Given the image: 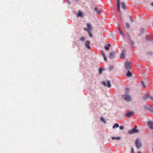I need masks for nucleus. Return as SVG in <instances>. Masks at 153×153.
<instances>
[{
  "label": "nucleus",
  "instance_id": "8",
  "mask_svg": "<svg viewBox=\"0 0 153 153\" xmlns=\"http://www.w3.org/2000/svg\"><path fill=\"white\" fill-rule=\"evenodd\" d=\"M134 114V112L132 111L128 112L125 114V117H131Z\"/></svg>",
  "mask_w": 153,
  "mask_h": 153
},
{
  "label": "nucleus",
  "instance_id": "12",
  "mask_svg": "<svg viewBox=\"0 0 153 153\" xmlns=\"http://www.w3.org/2000/svg\"><path fill=\"white\" fill-rule=\"evenodd\" d=\"M83 15V13L80 11H79L76 14L77 17H82Z\"/></svg>",
  "mask_w": 153,
  "mask_h": 153
},
{
  "label": "nucleus",
  "instance_id": "23",
  "mask_svg": "<svg viewBox=\"0 0 153 153\" xmlns=\"http://www.w3.org/2000/svg\"><path fill=\"white\" fill-rule=\"evenodd\" d=\"M121 4L122 5V8L124 9V10H125L126 9V5L124 4V3H121Z\"/></svg>",
  "mask_w": 153,
  "mask_h": 153
},
{
  "label": "nucleus",
  "instance_id": "13",
  "mask_svg": "<svg viewBox=\"0 0 153 153\" xmlns=\"http://www.w3.org/2000/svg\"><path fill=\"white\" fill-rule=\"evenodd\" d=\"M84 30L85 31H86L87 32L88 34L89 35L90 37H92V34L91 33L90 31H89V30L87 28L84 27Z\"/></svg>",
  "mask_w": 153,
  "mask_h": 153
},
{
  "label": "nucleus",
  "instance_id": "20",
  "mask_svg": "<svg viewBox=\"0 0 153 153\" xmlns=\"http://www.w3.org/2000/svg\"><path fill=\"white\" fill-rule=\"evenodd\" d=\"M111 46L110 44H108L107 45L105 46V49L106 50H108L109 49V47Z\"/></svg>",
  "mask_w": 153,
  "mask_h": 153
},
{
  "label": "nucleus",
  "instance_id": "11",
  "mask_svg": "<svg viewBox=\"0 0 153 153\" xmlns=\"http://www.w3.org/2000/svg\"><path fill=\"white\" fill-rule=\"evenodd\" d=\"M118 31L119 32V34L122 36L123 37H125V35L123 33V32L121 30V29L120 28V26L119 25H118Z\"/></svg>",
  "mask_w": 153,
  "mask_h": 153
},
{
  "label": "nucleus",
  "instance_id": "30",
  "mask_svg": "<svg viewBox=\"0 0 153 153\" xmlns=\"http://www.w3.org/2000/svg\"><path fill=\"white\" fill-rule=\"evenodd\" d=\"M129 89L128 88H126L125 89V91L126 92H128V91Z\"/></svg>",
  "mask_w": 153,
  "mask_h": 153
},
{
  "label": "nucleus",
  "instance_id": "16",
  "mask_svg": "<svg viewBox=\"0 0 153 153\" xmlns=\"http://www.w3.org/2000/svg\"><path fill=\"white\" fill-rule=\"evenodd\" d=\"M101 51L102 55L104 58V61H106L107 60V59H106V57L105 56V55L104 52L102 51Z\"/></svg>",
  "mask_w": 153,
  "mask_h": 153
},
{
  "label": "nucleus",
  "instance_id": "22",
  "mask_svg": "<svg viewBox=\"0 0 153 153\" xmlns=\"http://www.w3.org/2000/svg\"><path fill=\"white\" fill-rule=\"evenodd\" d=\"M119 126V124L118 123H116L114 124L112 127V128L114 129L115 128H118Z\"/></svg>",
  "mask_w": 153,
  "mask_h": 153
},
{
  "label": "nucleus",
  "instance_id": "29",
  "mask_svg": "<svg viewBox=\"0 0 153 153\" xmlns=\"http://www.w3.org/2000/svg\"><path fill=\"white\" fill-rule=\"evenodd\" d=\"M131 46H133L134 45V42L133 41H131Z\"/></svg>",
  "mask_w": 153,
  "mask_h": 153
},
{
  "label": "nucleus",
  "instance_id": "21",
  "mask_svg": "<svg viewBox=\"0 0 153 153\" xmlns=\"http://www.w3.org/2000/svg\"><path fill=\"white\" fill-rule=\"evenodd\" d=\"M100 120L104 123H106V121L103 117H101L100 118Z\"/></svg>",
  "mask_w": 153,
  "mask_h": 153
},
{
  "label": "nucleus",
  "instance_id": "36",
  "mask_svg": "<svg viewBox=\"0 0 153 153\" xmlns=\"http://www.w3.org/2000/svg\"><path fill=\"white\" fill-rule=\"evenodd\" d=\"M151 5L153 7V3H151Z\"/></svg>",
  "mask_w": 153,
  "mask_h": 153
},
{
  "label": "nucleus",
  "instance_id": "9",
  "mask_svg": "<svg viewBox=\"0 0 153 153\" xmlns=\"http://www.w3.org/2000/svg\"><path fill=\"white\" fill-rule=\"evenodd\" d=\"M90 42L89 41H86L85 44V47L88 49H90L91 47L90 45Z\"/></svg>",
  "mask_w": 153,
  "mask_h": 153
},
{
  "label": "nucleus",
  "instance_id": "7",
  "mask_svg": "<svg viewBox=\"0 0 153 153\" xmlns=\"http://www.w3.org/2000/svg\"><path fill=\"white\" fill-rule=\"evenodd\" d=\"M147 126L149 128L153 129V122L149 121L147 122Z\"/></svg>",
  "mask_w": 153,
  "mask_h": 153
},
{
  "label": "nucleus",
  "instance_id": "6",
  "mask_svg": "<svg viewBox=\"0 0 153 153\" xmlns=\"http://www.w3.org/2000/svg\"><path fill=\"white\" fill-rule=\"evenodd\" d=\"M117 4V10L118 12L119 13L120 15H121V13L120 11V0H116Z\"/></svg>",
  "mask_w": 153,
  "mask_h": 153
},
{
  "label": "nucleus",
  "instance_id": "35",
  "mask_svg": "<svg viewBox=\"0 0 153 153\" xmlns=\"http://www.w3.org/2000/svg\"><path fill=\"white\" fill-rule=\"evenodd\" d=\"M141 30H142V31L144 32V29H142Z\"/></svg>",
  "mask_w": 153,
  "mask_h": 153
},
{
  "label": "nucleus",
  "instance_id": "3",
  "mask_svg": "<svg viewBox=\"0 0 153 153\" xmlns=\"http://www.w3.org/2000/svg\"><path fill=\"white\" fill-rule=\"evenodd\" d=\"M137 126H136L135 128H132L131 130L128 131V133L129 134H132L134 133H138L139 132V130L137 129Z\"/></svg>",
  "mask_w": 153,
  "mask_h": 153
},
{
  "label": "nucleus",
  "instance_id": "37",
  "mask_svg": "<svg viewBox=\"0 0 153 153\" xmlns=\"http://www.w3.org/2000/svg\"><path fill=\"white\" fill-rule=\"evenodd\" d=\"M113 68V67L112 66H111L109 67V68L111 69H112Z\"/></svg>",
  "mask_w": 153,
  "mask_h": 153
},
{
  "label": "nucleus",
  "instance_id": "5",
  "mask_svg": "<svg viewBox=\"0 0 153 153\" xmlns=\"http://www.w3.org/2000/svg\"><path fill=\"white\" fill-rule=\"evenodd\" d=\"M102 84L104 86L108 88H110L111 86V85L110 82L108 81H103L102 82Z\"/></svg>",
  "mask_w": 153,
  "mask_h": 153
},
{
  "label": "nucleus",
  "instance_id": "31",
  "mask_svg": "<svg viewBox=\"0 0 153 153\" xmlns=\"http://www.w3.org/2000/svg\"><path fill=\"white\" fill-rule=\"evenodd\" d=\"M142 82V85H143V87H146V85H145L143 84V82L142 81V82Z\"/></svg>",
  "mask_w": 153,
  "mask_h": 153
},
{
  "label": "nucleus",
  "instance_id": "28",
  "mask_svg": "<svg viewBox=\"0 0 153 153\" xmlns=\"http://www.w3.org/2000/svg\"><path fill=\"white\" fill-rule=\"evenodd\" d=\"M131 153H135L134 151L133 148H131Z\"/></svg>",
  "mask_w": 153,
  "mask_h": 153
},
{
  "label": "nucleus",
  "instance_id": "26",
  "mask_svg": "<svg viewBox=\"0 0 153 153\" xmlns=\"http://www.w3.org/2000/svg\"><path fill=\"white\" fill-rule=\"evenodd\" d=\"M81 41H84L85 40V37H82L79 39Z\"/></svg>",
  "mask_w": 153,
  "mask_h": 153
},
{
  "label": "nucleus",
  "instance_id": "10",
  "mask_svg": "<svg viewBox=\"0 0 153 153\" xmlns=\"http://www.w3.org/2000/svg\"><path fill=\"white\" fill-rule=\"evenodd\" d=\"M115 55V52L114 51L111 52L109 55V58L111 59L113 58Z\"/></svg>",
  "mask_w": 153,
  "mask_h": 153
},
{
  "label": "nucleus",
  "instance_id": "27",
  "mask_svg": "<svg viewBox=\"0 0 153 153\" xmlns=\"http://www.w3.org/2000/svg\"><path fill=\"white\" fill-rule=\"evenodd\" d=\"M119 128L121 130H122L124 129V127L123 126H120Z\"/></svg>",
  "mask_w": 153,
  "mask_h": 153
},
{
  "label": "nucleus",
  "instance_id": "19",
  "mask_svg": "<svg viewBox=\"0 0 153 153\" xmlns=\"http://www.w3.org/2000/svg\"><path fill=\"white\" fill-rule=\"evenodd\" d=\"M132 76L131 72L130 71H128L126 74V76L128 77H131Z\"/></svg>",
  "mask_w": 153,
  "mask_h": 153
},
{
  "label": "nucleus",
  "instance_id": "15",
  "mask_svg": "<svg viewBox=\"0 0 153 153\" xmlns=\"http://www.w3.org/2000/svg\"><path fill=\"white\" fill-rule=\"evenodd\" d=\"M126 53V51L124 50H123L122 51V53H121L120 55V57L123 59H124L125 58V54Z\"/></svg>",
  "mask_w": 153,
  "mask_h": 153
},
{
  "label": "nucleus",
  "instance_id": "32",
  "mask_svg": "<svg viewBox=\"0 0 153 153\" xmlns=\"http://www.w3.org/2000/svg\"><path fill=\"white\" fill-rule=\"evenodd\" d=\"M68 4H70V1L69 0H66Z\"/></svg>",
  "mask_w": 153,
  "mask_h": 153
},
{
  "label": "nucleus",
  "instance_id": "18",
  "mask_svg": "<svg viewBox=\"0 0 153 153\" xmlns=\"http://www.w3.org/2000/svg\"><path fill=\"white\" fill-rule=\"evenodd\" d=\"M94 10L97 14H100L101 13V11L99 9L96 7L94 8Z\"/></svg>",
  "mask_w": 153,
  "mask_h": 153
},
{
  "label": "nucleus",
  "instance_id": "39",
  "mask_svg": "<svg viewBox=\"0 0 153 153\" xmlns=\"http://www.w3.org/2000/svg\"><path fill=\"white\" fill-rule=\"evenodd\" d=\"M152 151L153 152V149H152Z\"/></svg>",
  "mask_w": 153,
  "mask_h": 153
},
{
  "label": "nucleus",
  "instance_id": "33",
  "mask_svg": "<svg viewBox=\"0 0 153 153\" xmlns=\"http://www.w3.org/2000/svg\"><path fill=\"white\" fill-rule=\"evenodd\" d=\"M130 18L131 19V21L132 22H133V19L131 17H130Z\"/></svg>",
  "mask_w": 153,
  "mask_h": 153
},
{
  "label": "nucleus",
  "instance_id": "4",
  "mask_svg": "<svg viewBox=\"0 0 153 153\" xmlns=\"http://www.w3.org/2000/svg\"><path fill=\"white\" fill-rule=\"evenodd\" d=\"M125 68L127 70L129 69L131 66V64L130 62L128 61H127L126 62L125 64Z\"/></svg>",
  "mask_w": 153,
  "mask_h": 153
},
{
  "label": "nucleus",
  "instance_id": "14",
  "mask_svg": "<svg viewBox=\"0 0 153 153\" xmlns=\"http://www.w3.org/2000/svg\"><path fill=\"white\" fill-rule=\"evenodd\" d=\"M87 29L89 30V31L91 30H92V27L91 24L88 23L87 24Z\"/></svg>",
  "mask_w": 153,
  "mask_h": 153
},
{
  "label": "nucleus",
  "instance_id": "38",
  "mask_svg": "<svg viewBox=\"0 0 153 153\" xmlns=\"http://www.w3.org/2000/svg\"><path fill=\"white\" fill-rule=\"evenodd\" d=\"M75 1H79V0H74Z\"/></svg>",
  "mask_w": 153,
  "mask_h": 153
},
{
  "label": "nucleus",
  "instance_id": "34",
  "mask_svg": "<svg viewBox=\"0 0 153 153\" xmlns=\"http://www.w3.org/2000/svg\"><path fill=\"white\" fill-rule=\"evenodd\" d=\"M137 153H142V152L140 151H138L137 152Z\"/></svg>",
  "mask_w": 153,
  "mask_h": 153
},
{
  "label": "nucleus",
  "instance_id": "24",
  "mask_svg": "<svg viewBox=\"0 0 153 153\" xmlns=\"http://www.w3.org/2000/svg\"><path fill=\"white\" fill-rule=\"evenodd\" d=\"M126 27L127 28H129L130 27V25L128 23H126Z\"/></svg>",
  "mask_w": 153,
  "mask_h": 153
},
{
  "label": "nucleus",
  "instance_id": "1",
  "mask_svg": "<svg viewBox=\"0 0 153 153\" xmlns=\"http://www.w3.org/2000/svg\"><path fill=\"white\" fill-rule=\"evenodd\" d=\"M135 146L138 150L140 149L142 147L141 141L139 139H136L135 142Z\"/></svg>",
  "mask_w": 153,
  "mask_h": 153
},
{
  "label": "nucleus",
  "instance_id": "17",
  "mask_svg": "<svg viewBox=\"0 0 153 153\" xmlns=\"http://www.w3.org/2000/svg\"><path fill=\"white\" fill-rule=\"evenodd\" d=\"M111 138L113 140H120L121 138L120 137H111Z\"/></svg>",
  "mask_w": 153,
  "mask_h": 153
},
{
  "label": "nucleus",
  "instance_id": "25",
  "mask_svg": "<svg viewBox=\"0 0 153 153\" xmlns=\"http://www.w3.org/2000/svg\"><path fill=\"white\" fill-rule=\"evenodd\" d=\"M102 70H103V69L102 68H100L99 69V71H98V73L99 74H100L102 73Z\"/></svg>",
  "mask_w": 153,
  "mask_h": 153
},
{
  "label": "nucleus",
  "instance_id": "2",
  "mask_svg": "<svg viewBox=\"0 0 153 153\" xmlns=\"http://www.w3.org/2000/svg\"><path fill=\"white\" fill-rule=\"evenodd\" d=\"M123 99L127 102L131 101L132 100L131 96L128 94H126L122 95Z\"/></svg>",
  "mask_w": 153,
  "mask_h": 153
}]
</instances>
